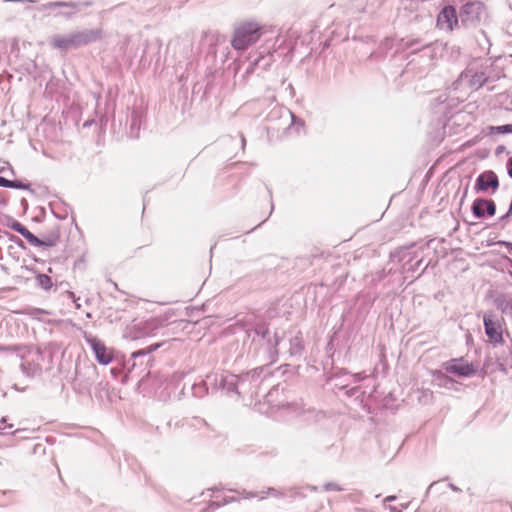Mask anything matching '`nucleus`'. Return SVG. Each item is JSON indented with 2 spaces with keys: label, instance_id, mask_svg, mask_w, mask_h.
Masks as SVG:
<instances>
[{
  "label": "nucleus",
  "instance_id": "6",
  "mask_svg": "<svg viewBox=\"0 0 512 512\" xmlns=\"http://www.w3.org/2000/svg\"><path fill=\"white\" fill-rule=\"evenodd\" d=\"M458 24L456 10L452 6H446L439 13L437 18V26L446 31H452Z\"/></svg>",
  "mask_w": 512,
  "mask_h": 512
},
{
  "label": "nucleus",
  "instance_id": "4",
  "mask_svg": "<svg viewBox=\"0 0 512 512\" xmlns=\"http://www.w3.org/2000/svg\"><path fill=\"white\" fill-rule=\"evenodd\" d=\"M87 343L95 353L97 361L102 365H108L114 359L113 349L108 348L103 341L96 337H86Z\"/></svg>",
  "mask_w": 512,
  "mask_h": 512
},
{
  "label": "nucleus",
  "instance_id": "15",
  "mask_svg": "<svg viewBox=\"0 0 512 512\" xmlns=\"http://www.w3.org/2000/svg\"><path fill=\"white\" fill-rule=\"evenodd\" d=\"M24 238L26 240H28V242H30L31 244H38L39 243L38 238L36 236H34L30 231L26 233Z\"/></svg>",
  "mask_w": 512,
  "mask_h": 512
},
{
  "label": "nucleus",
  "instance_id": "9",
  "mask_svg": "<svg viewBox=\"0 0 512 512\" xmlns=\"http://www.w3.org/2000/svg\"><path fill=\"white\" fill-rule=\"evenodd\" d=\"M472 210L477 217H483L485 211L489 216H493L496 212V207L495 203L491 200L476 199L473 203Z\"/></svg>",
  "mask_w": 512,
  "mask_h": 512
},
{
  "label": "nucleus",
  "instance_id": "13",
  "mask_svg": "<svg viewBox=\"0 0 512 512\" xmlns=\"http://www.w3.org/2000/svg\"><path fill=\"white\" fill-rule=\"evenodd\" d=\"M13 229L20 233L23 237L26 235L27 232H29V230L20 223L15 224L13 226Z\"/></svg>",
  "mask_w": 512,
  "mask_h": 512
},
{
  "label": "nucleus",
  "instance_id": "8",
  "mask_svg": "<svg viewBox=\"0 0 512 512\" xmlns=\"http://www.w3.org/2000/svg\"><path fill=\"white\" fill-rule=\"evenodd\" d=\"M499 185L497 175L492 171H486L480 174L476 181V189L485 191L489 188L497 189Z\"/></svg>",
  "mask_w": 512,
  "mask_h": 512
},
{
  "label": "nucleus",
  "instance_id": "3",
  "mask_svg": "<svg viewBox=\"0 0 512 512\" xmlns=\"http://www.w3.org/2000/svg\"><path fill=\"white\" fill-rule=\"evenodd\" d=\"M90 41L91 37L88 33L77 32L69 36H55L51 40V44L57 49L67 50L72 47L88 44Z\"/></svg>",
  "mask_w": 512,
  "mask_h": 512
},
{
  "label": "nucleus",
  "instance_id": "16",
  "mask_svg": "<svg viewBox=\"0 0 512 512\" xmlns=\"http://www.w3.org/2000/svg\"><path fill=\"white\" fill-rule=\"evenodd\" d=\"M158 347H159V344L151 345L150 347L147 348V350L145 352L139 351L137 353H134V356L144 355V354H147V353H151V352L155 351Z\"/></svg>",
  "mask_w": 512,
  "mask_h": 512
},
{
  "label": "nucleus",
  "instance_id": "7",
  "mask_svg": "<svg viewBox=\"0 0 512 512\" xmlns=\"http://www.w3.org/2000/svg\"><path fill=\"white\" fill-rule=\"evenodd\" d=\"M463 22L466 21H480L481 16L485 14V7L479 2H468L463 6Z\"/></svg>",
  "mask_w": 512,
  "mask_h": 512
},
{
  "label": "nucleus",
  "instance_id": "12",
  "mask_svg": "<svg viewBox=\"0 0 512 512\" xmlns=\"http://www.w3.org/2000/svg\"><path fill=\"white\" fill-rule=\"evenodd\" d=\"M0 186L8 187V188H16L18 187L13 181L7 180L0 176Z\"/></svg>",
  "mask_w": 512,
  "mask_h": 512
},
{
  "label": "nucleus",
  "instance_id": "17",
  "mask_svg": "<svg viewBox=\"0 0 512 512\" xmlns=\"http://www.w3.org/2000/svg\"><path fill=\"white\" fill-rule=\"evenodd\" d=\"M16 349L11 346H1L0 345V352H14Z\"/></svg>",
  "mask_w": 512,
  "mask_h": 512
},
{
  "label": "nucleus",
  "instance_id": "18",
  "mask_svg": "<svg viewBox=\"0 0 512 512\" xmlns=\"http://www.w3.org/2000/svg\"><path fill=\"white\" fill-rule=\"evenodd\" d=\"M507 167H508L509 176L512 177V157L508 160Z\"/></svg>",
  "mask_w": 512,
  "mask_h": 512
},
{
  "label": "nucleus",
  "instance_id": "10",
  "mask_svg": "<svg viewBox=\"0 0 512 512\" xmlns=\"http://www.w3.org/2000/svg\"><path fill=\"white\" fill-rule=\"evenodd\" d=\"M37 282L45 290H49L53 285L52 279L46 274H39L37 276Z\"/></svg>",
  "mask_w": 512,
  "mask_h": 512
},
{
  "label": "nucleus",
  "instance_id": "5",
  "mask_svg": "<svg viewBox=\"0 0 512 512\" xmlns=\"http://www.w3.org/2000/svg\"><path fill=\"white\" fill-rule=\"evenodd\" d=\"M445 369L447 372L455 374L460 377H470L476 374L477 367L463 359H452L446 363Z\"/></svg>",
  "mask_w": 512,
  "mask_h": 512
},
{
  "label": "nucleus",
  "instance_id": "11",
  "mask_svg": "<svg viewBox=\"0 0 512 512\" xmlns=\"http://www.w3.org/2000/svg\"><path fill=\"white\" fill-rule=\"evenodd\" d=\"M491 130H495L498 133L504 134V133H512V124L503 125V126H497V127H491Z\"/></svg>",
  "mask_w": 512,
  "mask_h": 512
},
{
  "label": "nucleus",
  "instance_id": "1",
  "mask_svg": "<svg viewBox=\"0 0 512 512\" xmlns=\"http://www.w3.org/2000/svg\"><path fill=\"white\" fill-rule=\"evenodd\" d=\"M263 34V27L256 21H243L234 28L231 45L235 50H246L256 43Z\"/></svg>",
  "mask_w": 512,
  "mask_h": 512
},
{
  "label": "nucleus",
  "instance_id": "14",
  "mask_svg": "<svg viewBox=\"0 0 512 512\" xmlns=\"http://www.w3.org/2000/svg\"><path fill=\"white\" fill-rule=\"evenodd\" d=\"M13 229L20 233L23 237L26 235L27 232H29V230L20 223L15 224L13 226Z\"/></svg>",
  "mask_w": 512,
  "mask_h": 512
},
{
  "label": "nucleus",
  "instance_id": "2",
  "mask_svg": "<svg viewBox=\"0 0 512 512\" xmlns=\"http://www.w3.org/2000/svg\"><path fill=\"white\" fill-rule=\"evenodd\" d=\"M485 333L493 344L503 343V323L492 312H486L483 316Z\"/></svg>",
  "mask_w": 512,
  "mask_h": 512
},
{
  "label": "nucleus",
  "instance_id": "19",
  "mask_svg": "<svg viewBox=\"0 0 512 512\" xmlns=\"http://www.w3.org/2000/svg\"><path fill=\"white\" fill-rule=\"evenodd\" d=\"M500 245H504L506 246L510 251H512V243L510 242H506V241H499L498 242Z\"/></svg>",
  "mask_w": 512,
  "mask_h": 512
}]
</instances>
